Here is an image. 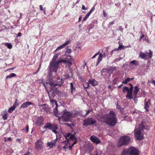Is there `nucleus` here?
Wrapping results in <instances>:
<instances>
[{"instance_id": "46", "label": "nucleus", "mask_w": 155, "mask_h": 155, "mask_svg": "<svg viewBox=\"0 0 155 155\" xmlns=\"http://www.w3.org/2000/svg\"><path fill=\"white\" fill-rule=\"evenodd\" d=\"M43 107V110H46V108L45 107L46 104H42L41 105Z\"/></svg>"}, {"instance_id": "14", "label": "nucleus", "mask_w": 155, "mask_h": 155, "mask_svg": "<svg viewBox=\"0 0 155 155\" xmlns=\"http://www.w3.org/2000/svg\"><path fill=\"white\" fill-rule=\"evenodd\" d=\"M49 75H50V76L48 78V82L46 83L49 84L50 86V87H51L52 88L53 87H54V81H53V77L52 76V74L51 75L50 74Z\"/></svg>"}, {"instance_id": "10", "label": "nucleus", "mask_w": 155, "mask_h": 155, "mask_svg": "<svg viewBox=\"0 0 155 155\" xmlns=\"http://www.w3.org/2000/svg\"><path fill=\"white\" fill-rule=\"evenodd\" d=\"M43 142L41 140H38L35 143V147L38 151H39L42 149L43 148Z\"/></svg>"}, {"instance_id": "33", "label": "nucleus", "mask_w": 155, "mask_h": 155, "mask_svg": "<svg viewBox=\"0 0 155 155\" xmlns=\"http://www.w3.org/2000/svg\"><path fill=\"white\" fill-rule=\"evenodd\" d=\"M118 78H115L113 80V83L114 84H116L118 83Z\"/></svg>"}, {"instance_id": "51", "label": "nucleus", "mask_w": 155, "mask_h": 155, "mask_svg": "<svg viewBox=\"0 0 155 155\" xmlns=\"http://www.w3.org/2000/svg\"><path fill=\"white\" fill-rule=\"evenodd\" d=\"M120 2H118L117 3H116L115 4V5L117 7H119L120 6Z\"/></svg>"}, {"instance_id": "21", "label": "nucleus", "mask_w": 155, "mask_h": 155, "mask_svg": "<svg viewBox=\"0 0 155 155\" xmlns=\"http://www.w3.org/2000/svg\"><path fill=\"white\" fill-rule=\"evenodd\" d=\"M17 103V100L16 99L15 100V103H14L12 107L9 108L8 111L9 113H12L14 111V110H15V109L16 108L17 106V105H18V104H17V105H16V104Z\"/></svg>"}, {"instance_id": "37", "label": "nucleus", "mask_w": 155, "mask_h": 155, "mask_svg": "<svg viewBox=\"0 0 155 155\" xmlns=\"http://www.w3.org/2000/svg\"><path fill=\"white\" fill-rule=\"evenodd\" d=\"M58 105L57 106H56L55 107L54 109L53 110V112L54 113V114H57L58 113Z\"/></svg>"}, {"instance_id": "15", "label": "nucleus", "mask_w": 155, "mask_h": 155, "mask_svg": "<svg viewBox=\"0 0 155 155\" xmlns=\"http://www.w3.org/2000/svg\"><path fill=\"white\" fill-rule=\"evenodd\" d=\"M70 41H67L63 44L62 45L58 47L54 51V52H56L61 49L64 48L66 46L68 45L70 43Z\"/></svg>"}, {"instance_id": "56", "label": "nucleus", "mask_w": 155, "mask_h": 155, "mask_svg": "<svg viewBox=\"0 0 155 155\" xmlns=\"http://www.w3.org/2000/svg\"><path fill=\"white\" fill-rule=\"evenodd\" d=\"M144 37V35L143 34H142L141 35V36H140V40H141Z\"/></svg>"}, {"instance_id": "16", "label": "nucleus", "mask_w": 155, "mask_h": 155, "mask_svg": "<svg viewBox=\"0 0 155 155\" xmlns=\"http://www.w3.org/2000/svg\"><path fill=\"white\" fill-rule=\"evenodd\" d=\"M90 139L93 143L97 144L101 142V140L97 137L94 136H91Z\"/></svg>"}, {"instance_id": "64", "label": "nucleus", "mask_w": 155, "mask_h": 155, "mask_svg": "<svg viewBox=\"0 0 155 155\" xmlns=\"http://www.w3.org/2000/svg\"><path fill=\"white\" fill-rule=\"evenodd\" d=\"M106 54L105 53H104L103 54H102V56H103V57H105L106 56Z\"/></svg>"}, {"instance_id": "4", "label": "nucleus", "mask_w": 155, "mask_h": 155, "mask_svg": "<svg viewBox=\"0 0 155 155\" xmlns=\"http://www.w3.org/2000/svg\"><path fill=\"white\" fill-rule=\"evenodd\" d=\"M139 155L138 150L135 147H130L127 150L124 149L122 151L121 155Z\"/></svg>"}, {"instance_id": "25", "label": "nucleus", "mask_w": 155, "mask_h": 155, "mask_svg": "<svg viewBox=\"0 0 155 155\" xmlns=\"http://www.w3.org/2000/svg\"><path fill=\"white\" fill-rule=\"evenodd\" d=\"M8 113L6 110L3 111L2 113V118L3 120H6L7 119Z\"/></svg>"}, {"instance_id": "11", "label": "nucleus", "mask_w": 155, "mask_h": 155, "mask_svg": "<svg viewBox=\"0 0 155 155\" xmlns=\"http://www.w3.org/2000/svg\"><path fill=\"white\" fill-rule=\"evenodd\" d=\"M35 121V124L38 126H41L44 125V119L42 117H37Z\"/></svg>"}, {"instance_id": "61", "label": "nucleus", "mask_w": 155, "mask_h": 155, "mask_svg": "<svg viewBox=\"0 0 155 155\" xmlns=\"http://www.w3.org/2000/svg\"><path fill=\"white\" fill-rule=\"evenodd\" d=\"M51 127H45V128H48L49 129H51Z\"/></svg>"}, {"instance_id": "35", "label": "nucleus", "mask_w": 155, "mask_h": 155, "mask_svg": "<svg viewBox=\"0 0 155 155\" xmlns=\"http://www.w3.org/2000/svg\"><path fill=\"white\" fill-rule=\"evenodd\" d=\"M5 45L7 46L8 48L9 49H11L12 48V46L11 44L7 43H6Z\"/></svg>"}, {"instance_id": "19", "label": "nucleus", "mask_w": 155, "mask_h": 155, "mask_svg": "<svg viewBox=\"0 0 155 155\" xmlns=\"http://www.w3.org/2000/svg\"><path fill=\"white\" fill-rule=\"evenodd\" d=\"M82 111H73L71 112L72 117H75L78 115H82L81 113Z\"/></svg>"}, {"instance_id": "55", "label": "nucleus", "mask_w": 155, "mask_h": 155, "mask_svg": "<svg viewBox=\"0 0 155 155\" xmlns=\"http://www.w3.org/2000/svg\"><path fill=\"white\" fill-rule=\"evenodd\" d=\"M103 12L104 16L105 17H106L107 15V14L105 12L104 10L103 11Z\"/></svg>"}, {"instance_id": "42", "label": "nucleus", "mask_w": 155, "mask_h": 155, "mask_svg": "<svg viewBox=\"0 0 155 155\" xmlns=\"http://www.w3.org/2000/svg\"><path fill=\"white\" fill-rule=\"evenodd\" d=\"M89 84H88V82L86 84V86H85V84L83 86L84 87V88L85 89H87V88H88L90 86Z\"/></svg>"}, {"instance_id": "17", "label": "nucleus", "mask_w": 155, "mask_h": 155, "mask_svg": "<svg viewBox=\"0 0 155 155\" xmlns=\"http://www.w3.org/2000/svg\"><path fill=\"white\" fill-rule=\"evenodd\" d=\"M33 104V103L30 102H26L24 103L20 106V108H26L28 107L30 105Z\"/></svg>"}, {"instance_id": "45", "label": "nucleus", "mask_w": 155, "mask_h": 155, "mask_svg": "<svg viewBox=\"0 0 155 155\" xmlns=\"http://www.w3.org/2000/svg\"><path fill=\"white\" fill-rule=\"evenodd\" d=\"M134 78H127L126 80H127V82H130Z\"/></svg>"}, {"instance_id": "7", "label": "nucleus", "mask_w": 155, "mask_h": 155, "mask_svg": "<svg viewBox=\"0 0 155 155\" xmlns=\"http://www.w3.org/2000/svg\"><path fill=\"white\" fill-rule=\"evenodd\" d=\"M75 134L76 133L75 132H74V134H72L70 133H69L67 134H64V135L65 137L66 140H67V142H68L69 140H75V141L73 143L75 145L77 142V140L75 136Z\"/></svg>"}, {"instance_id": "34", "label": "nucleus", "mask_w": 155, "mask_h": 155, "mask_svg": "<svg viewBox=\"0 0 155 155\" xmlns=\"http://www.w3.org/2000/svg\"><path fill=\"white\" fill-rule=\"evenodd\" d=\"M50 99L51 102L52 103H54L56 105V106H58V104L56 100L51 99L50 97Z\"/></svg>"}, {"instance_id": "6", "label": "nucleus", "mask_w": 155, "mask_h": 155, "mask_svg": "<svg viewBox=\"0 0 155 155\" xmlns=\"http://www.w3.org/2000/svg\"><path fill=\"white\" fill-rule=\"evenodd\" d=\"M130 141V137L127 136H124L120 137L118 140L117 147H120L122 146L126 145L128 144Z\"/></svg>"}, {"instance_id": "22", "label": "nucleus", "mask_w": 155, "mask_h": 155, "mask_svg": "<svg viewBox=\"0 0 155 155\" xmlns=\"http://www.w3.org/2000/svg\"><path fill=\"white\" fill-rule=\"evenodd\" d=\"M57 140V137L56 139L53 140L52 141L48 142L47 143V146L48 147H50L51 148L53 147L55 145Z\"/></svg>"}, {"instance_id": "39", "label": "nucleus", "mask_w": 155, "mask_h": 155, "mask_svg": "<svg viewBox=\"0 0 155 155\" xmlns=\"http://www.w3.org/2000/svg\"><path fill=\"white\" fill-rule=\"evenodd\" d=\"M102 57L103 56H102V53L100 54L97 60L98 61H101L102 59Z\"/></svg>"}, {"instance_id": "50", "label": "nucleus", "mask_w": 155, "mask_h": 155, "mask_svg": "<svg viewBox=\"0 0 155 155\" xmlns=\"http://www.w3.org/2000/svg\"><path fill=\"white\" fill-rule=\"evenodd\" d=\"M45 126H51V124L49 122H48L45 125Z\"/></svg>"}, {"instance_id": "40", "label": "nucleus", "mask_w": 155, "mask_h": 155, "mask_svg": "<svg viewBox=\"0 0 155 155\" xmlns=\"http://www.w3.org/2000/svg\"><path fill=\"white\" fill-rule=\"evenodd\" d=\"M92 111V109H91L90 110H88L86 112V113L84 115H83V116H87V115H88L89 113L91 112Z\"/></svg>"}, {"instance_id": "38", "label": "nucleus", "mask_w": 155, "mask_h": 155, "mask_svg": "<svg viewBox=\"0 0 155 155\" xmlns=\"http://www.w3.org/2000/svg\"><path fill=\"white\" fill-rule=\"evenodd\" d=\"M55 129H53L52 130V131L56 134V136L57 137V134H58V133L56 131V130L58 129V127H54Z\"/></svg>"}, {"instance_id": "60", "label": "nucleus", "mask_w": 155, "mask_h": 155, "mask_svg": "<svg viewBox=\"0 0 155 155\" xmlns=\"http://www.w3.org/2000/svg\"><path fill=\"white\" fill-rule=\"evenodd\" d=\"M86 66L87 68V69H88V67L87 66V63L86 62H85L84 63V65H83V67H84L85 66Z\"/></svg>"}, {"instance_id": "48", "label": "nucleus", "mask_w": 155, "mask_h": 155, "mask_svg": "<svg viewBox=\"0 0 155 155\" xmlns=\"http://www.w3.org/2000/svg\"><path fill=\"white\" fill-rule=\"evenodd\" d=\"M66 52L68 53H70L71 52V49H67Z\"/></svg>"}, {"instance_id": "5", "label": "nucleus", "mask_w": 155, "mask_h": 155, "mask_svg": "<svg viewBox=\"0 0 155 155\" xmlns=\"http://www.w3.org/2000/svg\"><path fill=\"white\" fill-rule=\"evenodd\" d=\"M72 117L71 112L69 111L65 112L63 114V119L65 121L70 122V123H66L64 124L67 125L68 126H74V124L72 123L71 124V121H70L71 118Z\"/></svg>"}, {"instance_id": "57", "label": "nucleus", "mask_w": 155, "mask_h": 155, "mask_svg": "<svg viewBox=\"0 0 155 155\" xmlns=\"http://www.w3.org/2000/svg\"><path fill=\"white\" fill-rule=\"evenodd\" d=\"M82 10H86L87 8H86L85 7L84 5H83L82 6Z\"/></svg>"}, {"instance_id": "36", "label": "nucleus", "mask_w": 155, "mask_h": 155, "mask_svg": "<svg viewBox=\"0 0 155 155\" xmlns=\"http://www.w3.org/2000/svg\"><path fill=\"white\" fill-rule=\"evenodd\" d=\"M129 90V88L128 87L126 86H124L123 87V91L124 93L126 91H128Z\"/></svg>"}, {"instance_id": "23", "label": "nucleus", "mask_w": 155, "mask_h": 155, "mask_svg": "<svg viewBox=\"0 0 155 155\" xmlns=\"http://www.w3.org/2000/svg\"><path fill=\"white\" fill-rule=\"evenodd\" d=\"M150 99H148L147 101L145 103L144 108L147 112L148 111V109L149 108V106L150 105Z\"/></svg>"}, {"instance_id": "59", "label": "nucleus", "mask_w": 155, "mask_h": 155, "mask_svg": "<svg viewBox=\"0 0 155 155\" xmlns=\"http://www.w3.org/2000/svg\"><path fill=\"white\" fill-rule=\"evenodd\" d=\"M108 88L109 89H111V91H112L113 89L112 87H111V86L110 85L108 86Z\"/></svg>"}, {"instance_id": "63", "label": "nucleus", "mask_w": 155, "mask_h": 155, "mask_svg": "<svg viewBox=\"0 0 155 155\" xmlns=\"http://www.w3.org/2000/svg\"><path fill=\"white\" fill-rule=\"evenodd\" d=\"M38 81H39V83H43V80L40 79V80H38Z\"/></svg>"}, {"instance_id": "54", "label": "nucleus", "mask_w": 155, "mask_h": 155, "mask_svg": "<svg viewBox=\"0 0 155 155\" xmlns=\"http://www.w3.org/2000/svg\"><path fill=\"white\" fill-rule=\"evenodd\" d=\"M21 32H19L18 33L16 37H18V36H21Z\"/></svg>"}, {"instance_id": "12", "label": "nucleus", "mask_w": 155, "mask_h": 155, "mask_svg": "<svg viewBox=\"0 0 155 155\" xmlns=\"http://www.w3.org/2000/svg\"><path fill=\"white\" fill-rule=\"evenodd\" d=\"M131 85V87L129 88V90L127 91V94L126 95L127 98H128L129 99H133L134 97H133L132 91L133 88V85L132 84H130Z\"/></svg>"}, {"instance_id": "28", "label": "nucleus", "mask_w": 155, "mask_h": 155, "mask_svg": "<svg viewBox=\"0 0 155 155\" xmlns=\"http://www.w3.org/2000/svg\"><path fill=\"white\" fill-rule=\"evenodd\" d=\"M59 53H56L54 55L53 58H52V61L51 62L55 63L56 62V60L58 58V56H59Z\"/></svg>"}, {"instance_id": "49", "label": "nucleus", "mask_w": 155, "mask_h": 155, "mask_svg": "<svg viewBox=\"0 0 155 155\" xmlns=\"http://www.w3.org/2000/svg\"><path fill=\"white\" fill-rule=\"evenodd\" d=\"M123 29L122 26H119V30L122 31L123 30Z\"/></svg>"}, {"instance_id": "53", "label": "nucleus", "mask_w": 155, "mask_h": 155, "mask_svg": "<svg viewBox=\"0 0 155 155\" xmlns=\"http://www.w3.org/2000/svg\"><path fill=\"white\" fill-rule=\"evenodd\" d=\"M8 140H9V141H11V138L10 137H8L7 138V140L6 139V138H5V141H8Z\"/></svg>"}, {"instance_id": "18", "label": "nucleus", "mask_w": 155, "mask_h": 155, "mask_svg": "<svg viewBox=\"0 0 155 155\" xmlns=\"http://www.w3.org/2000/svg\"><path fill=\"white\" fill-rule=\"evenodd\" d=\"M94 7H92L89 12L84 17L82 20L83 21H84L86 20L90 15L91 14L92 12L94 11Z\"/></svg>"}, {"instance_id": "26", "label": "nucleus", "mask_w": 155, "mask_h": 155, "mask_svg": "<svg viewBox=\"0 0 155 155\" xmlns=\"http://www.w3.org/2000/svg\"><path fill=\"white\" fill-rule=\"evenodd\" d=\"M116 67H111L109 68L108 69V72L110 74L112 73L114 71H116Z\"/></svg>"}, {"instance_id": "58", "label": "nucleus", "mask_w": 155, "mask_h": 155, "mask_svg": "<svg viewBox=\"0 0 155 155\" xmlns=\"http://www.w3.org/2000/svg\"><path fill=\"white\" fill-rule=\"evenodd\" d=\"M127 83V80H125L123 81L122 82V83L123 84H126Z\"/></svg>"}, {"instance_id": "3", "label": "nucleus", "mask_w": 155, "mask_h": 155, "mask_svg": "<svg viewBox=\"0 0 155 155\" xmlns=\"http://www.w3.org/2000/svg\"><path fill=\"white\" fill-rule=\"evenodd\" d=\"M145 127H138L137 128L135 129L134 130V135L136 138L138 140L143 139V130L145 128Z\"/></svg>"}, {"instance_id": "8", "label": "nucleus", "mask_w": 155, "mask_h": 155, "mask_svg": "<svg viewBox=\"0 0 155 155\" xmlns=\"http://www.w3.org/2000/svg\"><path fill=\"white\" fill-rule=\"evenodd\" d=\"M96 123V120L92 117H89L84 120L83 125H93Z\"/></svg>"}, {"instance_id": "30", "label": "nucleus", "mask_w": 155, "mask_h": 155, "mask_svg": "<svg viewBox=\"0 0 155 155\" xmlns=\"http://www.w3.org/2000/svg\"><path fill=\"white\" fill-rule=\"evenodd\" d=\"M147 122V120H143L142 121L140 124H139V126H146V124Z\"/></svg>"}, {"instance_id": "27", "label": "nucleus", "mask_w": 155, "mask_h": 155, "mask_svg": "<svg viewBox=\"0 0 155 155\" xmlns=\"http://www.w3.org/2000/svg\"><path fill=\"white\" fill-rule=\"evenodd\" d=\"M50 88H51V90L53 92L54 94V95H55V94L59 95L60 94V92L57 88H54V87H53L52 88L51 87Z\"/></svg>"}, {"instance_id": "41", "label": "nucleus", "mask_w": 155, "mask_h": 155, "mask_svg": "<svg viewBox=\"0 0 155 155\" xmlns=\"http://www.w3.org/2000/svg\"><path fill=\"white\" fill-rule=\"evenodd\" d=\"M118 48L119 50H120L121 49H124V46L120 44L119 45V46Z\"/></svg>"}, {"instance_id": "31", "label": "nucleus", "mask_w": 155, "mask_h": 155, "mask_svg": "<svg viewBox=\"0 0 155 155\" xmlns=\"http://www.w3.org/2000/svg\"><path fill=\"white\" fill-rule=\"evenodd\" d=\"M16 74L15 73H12L10 74L9 75H7L6 77V79L11 78L13 77H16Z\"/></svg>"}, {"instance_id": "24", "label": "nucleus", "mask_w": 155, "mask_h": 155, "mask_svg": "<svg viewBox=\"0 0 155 155\" xmlns=\"http://www.w3.org/2000/svg\"><path fill=\"white\" fill-rule=\"evenodd\" d=\"M88 84H91L92 86H94L97 84V82L95 79H90L88 81Z\"/></svg>"}, {"instance_id": "52", "label": "nucleus", "mask_w": 155, "mask_h": 155, "mask_svg": "<svg viewBox=\"0 0 155 155\" xmlns=\"http://www.w3.org/2000/svg\"><path fill=\"white\" fill-rule=\"evenodd\" d=\"M151 83L152 84L155 86V81L153 79L151 80Z\"/></svg>"}, {"instance_id": "47", "label": "nucleus", "mask_w": 155, "mask_h": 155, "mask_svg": "<svg viewBox=\"0 0 155 155\" xmlns=\"http://www.w3.org/2000/svg\"><path fill=\"white\" fill-rule=\"evenodd\" d=\"M99 54V52L96 53L92 57V58H94L97 55H98Z\"/></svg>"}, {"instance_id": "20", "label": "nucleus", "mask_w": 155, "mask_h": 155, "mask_svg": "<svg viewBox=\"0 0 155 155\" xmlns=\"http://www.w3.org/2000/svg\"><path fill=\"white\" fill-rule=\"evenodd\" d=\"M139 90L140 89L137 86H136L135 87L134 89V91L133 93V96L134 98H137V94Z\"/></svg>"}, {"instance_id": "32", "label": "nucleus", "mask_w": 155, "mask_h": 155, "mask_svg": "<svg viewBox=\"0 0 155 155\" xmlns=\"http://www.w3.org/2000/svg\"><path fill=\"white\" fill-rule=\"evenodd\" d=\"M129 64L131 65V64L137 65H138V63L137 61L134 60L130 61V62Z\"/></svg>"}, {"instance_id": "1", "label": "nucleus", "mask_w": 155, "mask_h": 155, "mask_svg": "<svg viewBox=\"0 0 155 155\" xmlns=\"http://www.w3.org/2000/svg\"><path fill=\"white\" fill-rule=\"evenodd\" d=\"M101 118L104 120V122L109 126H115L117 123L116 115L113 110L110 111L108 114L101 115Z\"/></svg>"}, {"instance_id": "2", "label": "nucleus", "mask_w": 155, "mask_h": 155, "mask_svg": "<svg viewBox=\"0 0 155 155\" xmlns=\"http://www.w3.org/2000/svg\"><path fill=\"white\" fill-rule=\"evenodd\" d=\"M62 62L65 63H68L69 64H71V61L69 60H67V59H60L56 61L55 63L51 62L48 66L49 68L48 74L51 75L53 72L57 73L59 68V64Z\"/></svg>"}, {"instance_id": "44", "label": "nucleus", "mask_w": 155, "mask_h": 155, "mask_svg": "<svg viewBox=\"0 0 155 155\" xmlns=\"http://www.w3.org/2000/svg\"><path fill=\"white\" fill-rule=\"evenodd\" d=\"M119 51V49H118V48H116L114 49L111 52V54L112 55L113 54V52L114 51Z\"/></svg>"}, {"instance_id": "13", "label": "nucleus", "mask_w": 155, "mask_h": 155, "mask_svg": "<svg viewBox=\"0 0 155 155\" xmlns=\"http://www.w3.org/2000/svg\"><path fill=\"white\" fill-rule=\"evenodd\" d=\"M63 84V80L62 79L60 78H58L57 81H54V87L57 86H59L61 87Z\"/></svg>"}, {"instance_id": "29", "label": "nucleus", "mask_w": 155, "mask_h": 155, "mask_svg": "<svg viewBox=\"0 0 155 155\" xmlns=\"http://www.w3.org/2000/svg\"><path fill=\"white\" fill-rule=\"evenodd\" d=\"M70 87L71 90V93L72 94H74L73 92L75 91L76 88L75 86L73 85L72 83H70Z\"/></svg>"}, {"instance_id": "43", "label": "nucleus", "mask_w": 155, "mask_h": 155, "mask_svg": "<svg viewBox=\"0 0 155 155\" xmlns=\"http://www.w3.org/2000/svg\"><path fill=\"white\" fill-rule=\"evenodd\" d=\"M39 8L40 10L41 11H43V10H45V8H43V6L41 5H39Z\"/></svg>"}, {"instance_id": "62", "label": "nucleus", "mask_w": 155, "mask_h": 155, "mask_svg": "<svg viewBox=\"0 0 155 155\" xmlns=\"http://www.w3.org/2000/svg\"><path fill=\"white\" fill-rule=\"evenodd\" d=\"M25 129L26 130V131L27 132H28V129H29L28 127H25Z\"/></svg>"}, {"instance_id": "9", "label": "nucleus", "mask_w": 155, "mask_h": 155, "mask_svg": "<svg viewBox=\"0 0 155 155\" xmlns=\"http://www.w3.org/2000/svg\"><path fill=\"white\" fill-rule=\"evenodd\" d=\"M149 53L148 54V55H147L146 54H145L141 51L140 53L139 57L142 59H143L145 60L147 59V56L149 58H151L152 56L153 52L150 50H149Z\"/></svg>"}]
</instances>
